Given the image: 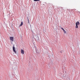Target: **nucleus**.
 Instances as JSON below:
<instances>
[{
    "instance_id": "obj_1",
    "label": "nucleus",
    "mask_w": 80,
    "mask_h": 80,
    "mask_svg": "<svg viewBox=\"0 0 80 80\" xmlns=\"http://www.w3.org/2000/svg\"><path fill=\"white\" fill-rule=\"evenodd\" d=\"M78 25H80V22L78 21L76 23V26H75L76 28H78Z\"/></svg>"
},
{
    "instance_id": "obj_2",
    "label": "nucleus",
    "mask_w": 80,
    "mask_h": 80,
    "mask_svg": "<svg viewBox=\"0 0 80 80\" xmlns=\"http://www.w3.org/2000/svg\"><path fill=\"white\" fill-rule=\"evenodd\" d=\"M12 50L13 52H15V53H17V52H16V50H15V47H14V46L12 47Z\"/></svg>"
},
{
    "instance_id": "obj_3",
    "label": "nucleus",
    "mask_w": 80,
    "mask_h": 80,
    "mask_svg": "<svg viewBox=\"0 0 80 80\" xmlns=\"http://www.w3.org/2000/svg\"><path fill=\"white\" fill-rule=\"evenodd\" d=\"M10 40L12 41V42H13V39H14V38L13 37H10Z\"/></svg>"
},
{
    "instance_id": "obj_4",
    "label": "nucleus",
    "mask_w": 80,
    "mask_h": 80,
    "mask_svg": "<svg viewBox=\"0 0 80 80\" xmlns=\"http://www.w3.org/2000/svg\"><path fill=\"white\" fill-rule=\"evenodd\" d=\"M21 53L22 54H24V51L23 50H21Z\"/></svg>"
},
{
    "instance_id": "obj_5",
    "label": "nucleus",
    "mask_w": 80,
    "mask_h": 80,
    "mask_svg": "<svg viewBox=\"0 0 80 80\" xmlns=\"http://www.w3.org/2000/svg\"><path fill=\"white\" fill-rule=\"evenodd\" d=\"M62 30L64 32V33H66V31L63 29V28H61Z\"/></svg>"
},
{
    "instance_id": "obj_6",
    "label": "nucleus",
    "mask_w": 80,
    "mask_h": 80,
    "mask_svg": "<svg viewBox=\"0 0 80 80\" xmlns=\"http://www.w3.org/2000/svg\"><path fill=\"white\" fill-rule=\"evenodd\" d=\"M23 24V22H22L21 23V24L20 25V26H22Z\"/></svg>"
},
{
    "instance_id": "obj_7",
    "label": "nucleus",
    "mask_w": 80,
    "mask_h": 80,
    "mask_svg": "<svg viewBox=\"0 0 80 80\" xmlns=\"http://www.w3.org/2000/svg\"><path fill=\"white\" fill-rule=\"evenodd\" d=\"M35 2H40V0H33Z\"/></svg>"
},
{
    "instance_id": "obj_8",
    "label": "nucleus",
    "mask_w": 80,
    "mask_h": 80,
    "mask_svg": "<svg viewBox=\"0 0 80 80\" xmlns=\"http://www.w3.org/2000/svg\"><path fill=\"white\" fill-rule=\"evenodd\" d=\"M28 23H29V20L28 19Z\"/></svg>"
},
{
    "instance_id": "obj_9",
    "label": "nucleus",
    "mask_w": 80,
    "mask_h": 80,
    "mask_svg": "<svg viewBox=\"0 0 80 80\" xmlns=\"http://www.w3.org/2000/svg\"><path fill=\"white\" fill-rule=\"evenodd\" d=\"M61 53H62V51H61Z\"/></svg>"
}]
</instances>
